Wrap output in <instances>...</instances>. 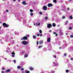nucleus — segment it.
<instances>
[{
	"instance_id": "obj_2",
	"label": "nucleus",
	"mask_w": 73,
	"mask_h": 73,
	"mask_svg": "<svg viewBox=\"0 0 73 73\" xmlns=\"http://www.w3.org/2000/svg\"><path fill=\"white\" fill-rule=\"evenodd\" d=\"M22 43L23 45H28V42H27V41L24 40L22 42Z\"/></svg>"
},
{
	"instance_id": "obj_18",
	"label": "nucleus",
	"mask_w": 73,
	"mask_h": 73,
	"mask_svg": "<svg viewBox=\"0 0 73 73\" xmlns=\"http://www.w3.org/2000/svg\"><path fill=\"white\" fill-rule=\"evenodd\" d=\"M52 25L54 27H56V24H55L54 23L52 24Z\"/></svg>"
},
{
	"instance_id": "obj_34",
	"label": "nucleus",
	"mask_w": 73,
	"mask_h": 73,
	"mask_svg": "<svg viewBox=\"0 0 73 73\" xmlns=\"http://www.w3.org/2000/svg\"><path fill=\"white\" fill-rule=\"evenodd\" d=\"M25 57H28V55L27 54H26L25 55Z\"/></svg>"
},
{
	"instance_id": "obj_50",
	"label": "nucleus",
	"mask_w": 73,
	"mask_h": 73,
	"mask_svg": "<svg viewBox=\"0 0 73 73\" xmlns=\"http://www.w3.org/2000/svg\"><path fill=\"white\" fill-rule=\"evenodd\" d=\"M40 34H37L36 35L37 36H40Z\"/></svg>"
},
{
	"instance_id": "obj_4",
	"label": "nucleus",
	"mask_w": 73,
	"mask_h": 73,
	"mask_svg": "<svg viewBox=\"0 0 73 73\" xmlns=\"http://www.w3.org/2000/svg\"><path fill=\"white\" fill-rule=\"evenodd\" d=\"M34 25L35 26H39L40 25V23H36L35 24V23H34Z\"/></svg>"
},
{
	"instance_id": "obj_13",
	"label": "nucleus",
	"mask_w": 73,
	"mask_h": 73,
	"mask_svg": "<svg viewBox=\"0 0 73 73\" xmlns=\"http://www.w3.org/2000/svg\"><path fill=\"white\" fill-rule=\"evenodd\" d=\"M53 57H54V58H56L57 60H58V58H57V56L56 55H53Z\"/></svg>"
},
{
	"instance_id": "obj_24",
	"label": "nucleus",
	"mask_w": 73,
	"mask_h": 73,
	"mask_svg": "<svg viewBox=\"0 0 73 73\" xmlns=\"http://www.w3.org/2000/svg\"><path fill=\"white\" fill-rule=\"evenodd\" d=\"M42 45L39 46L38 47V49H40V48H42Z\"/></svg>"
},
{
	"instance_id": "obj_59",
	"label": "nucleus",
	"mask_w": 73,
	"mask_h": 73,
	"mask_svg": "<svg viewBox=\"0 0 73 73\" xmlns=\"http://www.w3.org/2000/svg\"><path fill=\"white\" fill-rule=\"evenodd\" d=\"M61 13H59V15H61Z\"/></svg>"
},
{
	"instance_id": "obj_39",
	"label": "nucleus",
	"mask_w": 73,
	"mask_h": 73,
	"mask_svg": "<svg viewBox=\"0 0 73 73\" xmlns=\"http://www.w3.org/2000/svg\"><path fill=\"white\" fill-rule=\"evenodd\" d=\"M25 73H30V72L29 71H26Z\"/></svg>"
},
{
	"instance_id": "obj_6",
	"label": "nucleus",
	"mask_w": 73,
	"mask_h": 73,
	"mask_svg": "<svg viewBox=\"0 0 73 73\" xmlns=\"http://www.w3.org/2000/svg\"><path fill=\"white\" fill-rule=\"evenodd\" d=\"M53 66H57L58 65V63H55V62H53Z\"/></svg>"
},
{
	"instance_id": "obj_30",
	"label": "nucleus",
	"mask_w": 73,
	"mask_h": 73,
	"mask_svg": "<svg viewBox=\"0 0 73 73\" xmlns=\"http://www.w3.org/2000/svg\"><path fill=\"white\" fill-rule=\"evenodd\" d=\"M72 28H73L72 27H69L68 28L69 29H70V30H72Z\"/></svg>"
},
{
	"instance_id": "obj_53",
	"label": "nucleus",
	"mask_w": 73,
	"mask_h": 73,
	"mask_svg": "<svg viewBox=\"0 0 73 73\" xmlns=\"http://www.w3.org/2000/svg\"><path fill=\"white\" fill-rule=\"evenodd\" d=\"M6 11L7 12H9V11L8 10H6Z\"/></svg>"
},
{
	"instance_id": "obj_5",
	"label": "nucleus",
	"mask_w": 73,
	"mask_h": 73,
	"mask_svg": "<svg viewBox=\"0 0 73 73\" xmlns=\"http://www.w3.org/2000/svg\"><path fill=\"white\" fill-rule=\"evenodd\" d=\"M52 27V25L51 24H48L47 25V28H50Z\"/></svg>"
},
{
	"instance_id": "obj_54",
	"label": "nucleus",
	"mask_w": 73,
	"mask_h": 73,
	"mask_svg": "<svg viewBox=\"0 0 73 73\" xmlns=\"http://www.w3.org/2000/svg\"><path fill=\"white\" fill-rule=\"evenodd\" d=\"M70 60H73V58H70Z\"/></svg>"
},
{
	"instance_id": "obj_32",
	"label": "nucleus",
	"mask_w": 73,
	"mask_h": 73,
	"mask_svg": "<svg viewBox=\"0 0 73 73\" xmlns=\"http://www.w3.org/2000/svg\"><path fill=\"white\" fill-rule=\"evenodd\" d=\"M21 67H20V66H17V68L18 69H20L21 68Z\"/></svg>"
},
{
	"instance_id": "obj_20",
	"label": "nucleus",
	"mask_w": 73,
	"mask_h": 73,
	"mask_svg": "<svg viewBox=\"0 0 73 73\" xmlns=\"http://www.w3.org/2000/svg\"><path fill=\"white\" fill-rule=\"evenodd\" d=\"M72 50H73V48H72V47H70V49L69 50V52L72 51Z\"/></svg>"
},
{
	"instance_id": "obj_37",
	"label": "nucleus",
	"mask_w": 73,
	"mask_h": 73,
	"mask_svg": "<svg viewBox=\"0 0 73 73\" xmlns=\"http://www.w3.org/2000/svg\"><path fill=\"white\" fill-rule=\"evenodd\" d=\"M56 54H60V52H58L56 53H55Z\"/></svg>"
},
{
	"instance_id": "obj_56",
	"label": "nucleus",
	"mask_w": 73,
	"mask_h": 73,
	"mask_svg": "<svg viewBox=\"0 0 73 73\" xmlns=\"http://www.w3.org/2000/svg\"><path fill=\"white\" fill-rule=\"evenodd\" d=\"M9 52V50H6V52H7V53H8V52Z\"/></svg>"
},
{
	"instance_id": "obj_14",
	"label": "nucleus",
	"mask_w": 73,
	"mask_h": 73,
	"mask_svg": "<svg viewBox=\"0 0 73 73\" xmlns=\"http://www.w3.org/2000/svg\"><path fill=\"white\" fill-rule=\"evenodd\" d=\"M22 4L23 5H26L27 4V3L25 1H23L22 2Z\"/></svg>"
},
{
	"instance_id": "obj_19",
	"label": "nucleus",
	"mask_w": 73,
	"mask_h": 73,
	"mask_svg": "<svg viewBox=\"0 0 73 73\" xmlns=\"http://www.w3.org/2000/svg\"><path fill=\"white\" fill-rule=\"evenodd\" d=\"M68 21H66V22L65 23V25H68Z\"/></svg>"
},
{
	"instance_id": "obj_52",
	"label": "nucleus",
	"mask_w": 73,
	"mask_h": 73,
	"mask_svg": "<svg viewBox=\"0 0 73 73\" xmlns=\"http://www.w3.org/2000/svg\"><path fill=\"white\" fill-rule=\"evenodd\" d=\"M22 54H24V51H23L22 52H21Z\"/></svg>"
},
{
	"instance_id": "obj_38",
	"label": "nucleus",
	"mask_w": 73,
	"mask_h": 73,
	"mask_svg": "<svg viewBox=\"0 0 73 73\" xmlns=\"http://www.w3.org/2000/svg\"><path fill=\"white\" fill-rule=\"evenodd\" d=\"M65 19V17L64 16H63L62 17V19Z\"/></svg>"
},
{
	"instance_id": "obj_57",
	"label": "nucleus",
	"mask_w": 73,
	"mask_h": 73,
	"mask_svg": "<svg viewBox=\"0 0 73 73\" xmlns=\"http://www.w3.org/2000/svg\"><path fill=\"white\" fill-rule=\"evenodd\" d=\"M66 56V53H65L64 54V56Z\"/></svg>"
},
{
	"instance_id": "obj_41",
	"label": "nucleus",
	"mask_w": 73,
	"mask_h": 73,
	"mask_svg": "<svg viewBox=\"0 0 73 73\" xmlns=\"http://www.w3.org/2000/svg\"><path fill=\"white\" fill-rule=\"evenodd\" d=\"M41 73H45V71H44V70H43L42 71Z\"/></svg>"
},
{
	"instance_id": "obj_47",
	"label": "nucleus",
	"mask_w": 73,
	"mask_h": 73,
	"mask_svg": "<svg viewBox=\"0 0 73 73\" xmlns=\"http://www.w3.org/2000/svg\"><path fill=\"white\" fill-rule=\"evenodd\" d=\"M6 49L7 50H9V47H7Z\"/></svg>"
},
{
	"instance_id": "obj_11",
	"label": "nucleus",
	"mask_w": 73,
	"mask_h": 73,
	"mask_svg": "<svg viewBox=\"0 0 73 73\" xmlns=\"http://www.w3.org/2000/svg\"><path fill=\"white\" fill-rule=\"evenodd\" d=\"M50 37H48L47 38V42H50Z\"/></svg>"
},
{
	"instance_id": "obj_45",
	"label": "nucleus",
	"mask_w": 73,
	"mask_h": 73,
	"mask_svg": "<svg viewBox=\"0 0 73 73\" xmlns=\"http://www.w3.org/2000/svg\"><path fill=\"white\" fill-rule=\"evenodd\" d=\"M21 70H24V69L23 68H21Z\"/></svg>"
},
{
	"instance_id": "obj_60",
	"label": "nucleus",
	"mask_w": 73,
	"mask_h": 73,
	"mask_svg": "<svg viewBox=\"0 0 73 73\" xmlns=\"http://www.w3.org/2000/svg\"><path fill=\"white\" fill-rule=\"evenodd\" d=\"M53 34H54V35H55V34H56V32L53 33Z\"/></svg>"
},
{
	"instance_id": "obj_63",
	"label": "nucleus",
	"mask_w": 73,
	"mask_h": 73,
	"mask_svg": "<svg viewBox=\"0 0 73 73\" xmlns=\"http://www.w3.org/2000/svg\"><path fill=\"white\" fill-rule=\"evenodd\" d=\"M2 70H4L5 69L4 68H2Z\"/></svg>"
},
{
	"instance_id": "obj_8",
	"label": "nucleus",
	"mask_w": 73,
	"mask_h": 73,
	"mask_svg": "<svg viewBox=\"0 0 73 73\" xmlns=\"http://www.w3.org/2000/svg\"><path fill=\"white\" fill-rule=\"evenodd\" d=\"M51 44H50V46H48V50H52Z\"/></svg>"
},
{
	"instance_id": "obj_7",
	"label": "nucleus",
	"mask_w": 73,
	"mask_h": 73,
	"mask_svg": "<svg viewBox=\"0 0 73 73\" xmlns=\"http://www.w3.org/2000/svg\"><path fill=\"white\" fill-rule=\"evenodd\" d=\"M43 9L44 11H46L47 9V7L46 6H44L43 7Z\"/></svg>"
},
{
	"instance_id": "obj_9",
	"label": "nucleus",
	"mask_w": 73,
	"mask_h": 73,
	"mask_svg": "<svg viewBox=\"0 0 73 73\" xmlns=\"http://www.w3.org/2000/svg\"><path fill=\"white\" fill-rule=\"evenodd\" d=\"M47 5L48 7H52V6H53V4L50 3H49Z\"/></svg>"
},
{
	"instance_id": "obj_58",
	"label": "nucleus",
	"mask_w": 73,
	"mask_h": 73,
	"mask_svg": "<svg viewBox=\"0 0 73 73\" xmlns=\"http://www.w3.org/2000/svg\"><path fill=\"white\" fill-rule=\"evenodd\" d=\"M8 61H9L10 62H11V60H9Z\"/></svg>"
},
{
	"instance_id": "obj_48",
	"label": "nucleus",
	"mask_w": 73,
	"mask_h": 73,
	"mask_svg": "<svg viewBox=\"0 0 73 73\" xmlns=\"http://www.w3.org/2000/svg\"><path fill=\"white\" fill-rule=\"evenodd\" d=\"M70 36V37H71V38H73V35H71Z\"/></svg>"
},
{
	"instance_id": "obj_49",
	"label": "nucleus",
	"mask_w": 73,
	"mask_h": 73,
	"mask_svg": "<svg viewBox=\"0 0 73 73\" xmlns=\"http://www.w3.org/2000/svg\"><path fill=\"white\" fill-rule=\"evenodd\" d=\"M67 11H69V8L68 7L67 9Z\"/></svg>"
},
{
	"instance_id": "obj_33",
	"label": "nucleus",
	"mask_w": 73,
	"mask_h": 73,
	"mask_svg": "<svg viewBox=\"0 0 73 73\" xmlns=\"http://www.w3.org/2000/svg\"><path fill=\"white\" fill-rule=\"evenodd\" d=\"M5 27H6L7 28V27H9V25L6 24V26H5Z\"/></svg>"
},
{
	"instance_id": "obj_22",
	"label": "nucleus",
	"mask_w": 73,
	"mask_h": 73,
	"mask_svg": "<svg viewBox=\"0 0 73 73\" xmlns=\"http://www.w3.org/2000/svg\"><path fill=\"white\" fill-rule=\"evenodd\" d=\"M29 69L31 70H33V68L32 67H31L29 68Z\"/></svg>"
},
{
	"instance_id": "obj_25",
	"label": "nucleus",
	"mask_w": 73,
	"mask_h": 73,
	"mask_svg": "<svg viewBox=\"0 0 73 73\" xmlns=\"http://www.w3.org/2000/svg\"><path fill=\"white\" fill-rule=\"evenodd\" d=\"M55 71L54 70H51L50 73H54Z\"/></svg>"
},
{
	"instance_id": "obj_23",
	"label": "nucleus",
	"mask_w": 73,
	"mask_h": 73,
	"mask_svg": "<svg viewBox=\"0 0 73 73\" xmlns=\"http://www.w3.org/2000/svg\"><path fill=\"white\" fill-rule=\"evenodd\" d=\"M6 23H3V27H5V26L6 25Z\"/></svg>"
},
{
	"instance_id": "obj_27",
	"label": "nucleus",
	"mask_w": 73,
	"mask_h": 73,
	"mask_svg": "<svg viewBox=\"0 0 73 73\" xmlns=\"http://www.w3.org/2000/svg\"><path fill=\"white\" fill-rule=\"evenodd\" d=\"M69 17H70V19H71V20L73 19V17H72V16H70Z\"/></svg>"
},
{
	"instance_id": "obj_51",
	"label": "nucleus",
	"mask_w": 73,
	"mask_h": 73,
	"mask_svg": "<svg viewBox=\"0 0 73 73\" xmlns=\"http://www.w3.org/2000/svg\"><path fill=\"white\" fill-rule=\"evenodd\" d=\"M36 44L37 45H38V41H37L36 42Z\"/></svg>"
},
{
	"instance_id": "obj_26",
	"label": "nucleus",
	"mask_w": 73,
	"mask_h": 73,
	"mask_svg": "<svg viewBox=\"0 0 73 73\" xmlns=\"http://www.w3.org/2000/svg\"><path fill=\"white\" fill-rule=\"evenodd\" d=\"M10 71H11V70H10L9 69L7 70H6L7 72H10Z\"/></svg>"
},
{
	"instance_id": "obj_46",
	"label": "nucleus",
	"mask_w": 73,
	"mask_h": 73,
	"mask_svg": "<svg viewBox=\"0 0 73 73\" xmlns=\"http://www.w3.org/2000/svg\"><path fill=\"white\" fill-rule=\"evenodd\" d=\"M12 57H15V55H12Z\"/></svg>"
},
{
	"instance_id": "obj_28",
	"label": "nucleus",
	"mask_w": 73,
	"mask_h": 73,
	"mask_svg": "<svg viewBox=\"0 0 73 73\" xmlns=\"http://www.w3.org/2000/svg\"><path fill=\"white\" fill-rule=\"evenodd\" d=\"M30 12H33V10H32V9H31L30 10Z\"/></svg>"
},
{
	"instance_id": "obj_15",
	"label": "nucleus",
	"mask_w": 73,
	"mask_h": 73,
	"mask_svg": "<svg viewBox=\"0 0 73 73\" xmlns=\"http://www.w3.org/2000/svg\"><path fill=\"white\" fill-rule=\"evenodd\" d=\"M14 43H15V41H14V40H12L11 41V44H13Z\"/></svg>"
},
{
	"instance_id": "obj_21",
	"label": "nucleus",
	"mask_w": 73,
	"mask_h": 73,
	"mask_svg": "<svg viewBox=\"0 0 73 73\" xmlns=\"http://www.w3.org/2000/svg\"><path fill=\"white\" fill-rule=\"evenodd\" d=\"M48 17H44V19L45 20H48Z\"/></svg>"
},
{
	"instance_id": "obj_17",
	"label": "nucleus",
	"mask_w": 73,
	"mask_h": 73,
	"mask_svg": "<svg viewBox=\"0 0 73 73\" xmlns=\"http://www.w3.org/2000/svg\"><path fill=\"white\" fill-rule=\"evenodd\" d=\"M26 36L27 37V38H29L30 37V36L29 34H28L26 35Z\"/></svg>"
},
{
	"instance_id": "obj_43",
	"label": "nucleus",
	"mask_w": 73,
	"mask_h": 73,
	"mask_svg": "<svg viewBox=\"0 0 73 73\" xmlns=\"http://www.w3.org/2000/svg\"><path fill=\"white\" fill-rule=\"evenodd\" d=\"M14 62L15 63V64H16V60H14Z\"/></svg>"
},
{
	"instance_id": "obj_35",
	"label": "nucleus",
	"mask_w": 73,
	"mask_h": 73,
	"mask_svg": "<svg viewBox=\"0 0 73 73\" xmlns=\"http://www.w3.org/2000/svg\"><path fill=\"white\" fill-rule=\"evenodd\" d=\"M39 32L40 33V34L42 33V30H40L39 31Z\"/></svg>"
},
{
	"instance_id": "obj_29",
	"label": "nucleus",
	"mask_w": 73,
	"mask_h": 73,
	"mask_svg": "<svg viewBox=\"0 0 73 73\" xmlns=\"http://www.w3.org/2000/svg\"><path fill=\"white\" fill-rule=\"evenodd\" d=\"M53 2L55 3H57V1L56 0H54L53 1Z\"/></svg>"
},
{
	"instance_id": "obj_40",
	"label": "nucleus",
	"mask_w": 73,
	"mask_h": 73,
	"mask_svg": "<svg viewBox=\"0 0 73 73\" xmlns=\"http://www.w3.org/2000/svg\"><path fill=\"white\" fill-rule=\"evenodd\" d=\"M30 15L31 16H32L33 15V14L32 13H30Z\"/></svg>"
},
{
	"instance_id": "obj_31",
	"label": "nucleus",
	"mask_w": 73,
	"mask_h": 73,
	"mask_svg": "<svg viewBox=\"0 0 73 73\" xmlns=\"http://www.w3.org/2000/svg\"><path fill=\"white\" fill-rule=\"evenodd\" d=\"M33 38H34V39H35V38H36V36H35V35H33Z\"/></svg>"
},
{
	"instance_id": "obj_55",
	"label": "nucleus",
	"mask_w": 73,
	"mask_h": 73,
	"mask_svg": "<svg viewBox=\"0 0 73 73\" xmlns=\"http://www.w3.org/2000/svg\"><path fill=\"white\" fill-rule=\"evenodd\" d=\"M58 36V34H56L55 35V36Z\"/></svg>"
},
{
	"instance_id": "obj_61",
	"label": "nucleus",
	"mask_w": 73,
	"mask_h": 73,
	"mask_svg": "<svg viewBox=\"0 0 73 73\" xmlns=\"http://www.w3.org/2000/svg\"><path fill=\"white\" fill-rule=\"evenodd\" d=\"M23 23H26V21H23Z\"/></svg>"
},
{
	"instance_id": "obj_10",
	"label": "nucleus",
	"mask_w": 73,
	"mask_h": 73,
	"mask_svg": "<svg viewBox=\"0 0 73 73\" xmlns=\"http://www.w3.org/2000/svg\"><path fill=\"white\" fill-rule=\"evenodd\" d=\"M62 46V47H62V48H63V49H64V48H65L66 46H67V44H66V43H65L64 44V45H63Z\"/></svg>"
},
{
	"instance_id": "obj_3",
	"label": "nucleus",
	"mask_w": 73,
	"mask_h": 73,
	"mask_svg": "<svg viewBox=\"0 0 73 73\" xmlns=\"http://www.w3.org/2000/svg\"><path fill=\"white\" fill-rule=\"evenodd\" d=\"M27 39H28V38L26 36H25L24 37H23V38H21V40H27Z\"/></svg>"
},
{
	"instance_id": "obj_36",
	"label": "nucleus",
	"mask_w": 73,
	"mask_h": 73,
	"mask_svg": "<svg viewBox=\"0 0 73 73\" xmlns=\"http://www.w3.org/2000/svg\"><path fill=\"white\" fill-rule=\"evenodd\" d=\"M11 54H12V55H15V53L14 52H12V53H11Z\"/></svg>"
},
{
	"instance_id": "obj_44",
	"label": "nucleus",
	"mask_w": 73,
	"mask_h": 73,
	"mask_svg": "<svg viewBox=\"0 0 73 73\" xmlns=\"http://www.w3.org/2000/svg\"><path fill=\"white\" fill-rule=\"evenodd\" d=\"M39 14L40 15H42V12H39Z\"/></svg>"
},
{
	"instance_id": "obj_42",
	"label": "nucleus",
	"mask_w": 73,
	"mask_h": 73,
	"mask_svg": "<svg viewBox=\"0 0 73 73\" xmlns=\"http://www.w3.org/2000/svg\"><path fill=\"white\" fill-rule=\"evenodd\" d=\"M66 73H68L69 72V70H66Z\"/></svg>"
},
{
	"instance_id": "obj_62",
	"label": "nucleus",
	"mask_w": 73,
	"mask_h": 73,
	"mask_svg": "<svg viewBox=\"0 0 73 73\" xmlns=\"http://www.w3.org/2000/svg\"><path fill=\"white\" fill-rule=\"evenodd\" d=\"M15 35H17V33H16V32H15Z\"/></svg>"
},
{
	"instance_id": "obj_16",
	"label": "nucleus",
	"mask_w": 73,
	"mask_h": 73,
	"mask_svg": "<svg viewBox=\"0 0 73 73\" xmlns=\"http://www.w3.org/2000/svg\"><path fill=\"white\" fill-rule=\"evenodd\" d=\"M43 43V40H40L39 42L40 44H42Z\"/></svg>"
},
{
	"instance_id": "obj_64",
	"label": "nucleus",
	"mask_w": 73,
	"mask_h": 73,
	"mask_svg": "<svg viewBox=\"0 0 73 73\" xmlns=\"http://www.w3.org/2000/svg\"><path fill=\"white\" fill-rule=\"evenodd\" d=\"M49 32H52V30H50L49 31Z\"/></svg>"
},
{
	"instance_id": "obj_1",
	"label": "nucleus",
	"mask_w": 73,
	"mask_h": 73,
	"mask_svg": "<svg viewBox=\"0 0 73 73\" xmlns=\"http://www.w3.org/2000/svg\"><path fill=\"white\" fill-rule=\"evenodd\" d=\"M56 31L57 32L59 31L60 35L61 36H62V35H63V34L62 32V30L60 29H58L56 30Z\"/></svg>"
},
{
	"instance_id": "obj_12",
	"label": "nucleus",
	"mask_w": 73,
	"mask_h": 73,
	"mask_svg": "<svg viewBox=\"0 0 73 73\" xmlns=\"http://www.w3.org/2000/svg\"><path fill=\"white\" fill-rule=\"evenodd\" d=\"M69 26H70L72 27H73V24L72 23H70L69 24Z\"/></svg>"
}]
</instances>
